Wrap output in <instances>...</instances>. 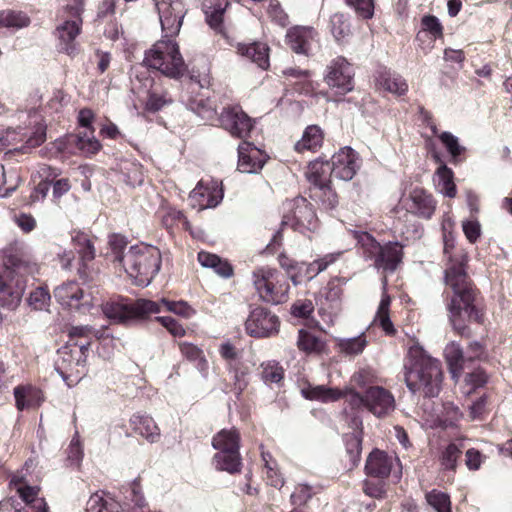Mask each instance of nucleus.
Here are the masks:
<instances>
[{"mask_svg":"<svg viewBox=\"0 0 512 512\" xmlns=\"http://www.w3.org/2000/svg\"><path fill=\"white\" fill-rule=\"evenodd\" d=\"M346 278L334 277L326 285L323 291L325 299L330 303L340 301L343 294V286L346 284Z\"/></svg>","mask_w":512,"mask_h":512,"instance_id":"obj_60","label":"nucleus"},{"mask_svg":"<svg viewBox=\"0 0 512 512\" xmlns=\"http://www.w3.org/2000/svg\"><path fill=\"white\" fill-rule=\"evenodd\" d=\"M241 436L237 428H224L212 438V447L217 451L240 450Z\"/></svg>","mask_w":512,"mask_h":512,"instance_id":"obj_39","label":"nucleus"},{"mask_svg":"<svg viewBox=\"0 0 512 512\" xmlns=\"http://www.w3.org/2000/svg\"><path fill=\"white\" fill-rule=\"evenodd\" d=\"M0 305L14 310L21 302L26 288V275L38 271L36 261L24 243L13 241L0 250Z\"/></svg>","mask_w":512,"mask_h":512,"instance_id":"obj_2","label":"nucleus"},{"mask_svg":"<svg viewBox=\"0 0 512 512\" xmlns=\"http://www.w3.org/2000/svg\"><path fill=\"white\" fill-rule=\"evenodd\" d=\"M312 33V29L298 27L290 29L286 35L287 44L295 53L307 54Z\"/></svg>","mask_w":512,"mask_h":512,"instance_id":"obj_41","label":"nucleus"},{"mask_svg":"<svg viewBox=\"0 0 512 512\" xmlns=\"http://www.w3.org/2000/svg\"><path fill=\"white\" fill-rule=\"evenodd\" d=\"M376 80L385 90L399 96L404 95L408 91L406 80L385 68L377 72Z\"/></svg>","mask_w":512,"mask_h":512,"instance_id":"obj_40","label":"nucleus"},{"mask_svg":"<svg viewBox=\"0 0 512 512\" xmlns=\"http://www.w3.org/2000/svg\"><path fill=\"white\" fill-rule=\"evenodd\" d=\"M67 9L73 19L65 20L56 27L54 31L56 48L60 53L75 57L80 53V44L77 37L81 32V12L83 9L81 3L73 6L67 5Z\"/></svg>","mask_w":512,"mask_h":512,"instance_id":"obj_9","label":"nucleus"},{"mask_svg":"<svg viewBox=\"0 0 512 512\" xmlns=\"http://www.w3.org/2000/svg\"><path fill=\"white\" fill-rule=\"evenodd\" d=\"M296 345L299 351L305 354H320L324 351L326 342L321 337L305 329H300L298 331Z\"/></svg>","mask_w":512,"mask_h":512,"instance_id":"obj_45","label":"nucleus"},{"mask_svg":"<svg viewBox=\"0 0 512 512\" xmlns=\"http://www.w3.org/2000/svg\"><path fill=\"white\" fill-rule=\"evenodd\" d=\"M13 393L19 411L39 407L44 401L42 390L31 384L18 385L14 388Z\"/></svg>","mask_w":512,"mask_h":512,"instance_id":"obj_30","label":"nucleus"},{"mask_svg":"<svg viewBox=\"0 0 512 512\" xmlns=\"http://www.w3.org/2000/svg\"><path fill=\"white\" fill-rule=\"evenodd\" d=\"M390 303V296L388 294H383L380 304L378 306L374 322L378 323L379 327H381V329L385 332L386 335L394 336L396 334V329L389 315Z\"/></svg>","mask_w":512,"mask_h":512,"instance_id":"obj_49","label":"nucleus"},{"mask_svg":"<svg viewBox=\"0 0 512 512\" xmlns=\"http://www.w3.org/2000/svg\"><path fill=\"white\" fill-rule=\"evenodd\" d=\"M160 250L153 245L140 244L131 246L121 264L127 274L139 286H147L161 268Z\"/></svg>","mask_w":512,"mask_h":512,"instance_id":"obj_5","label":"nucleus"},{"mask_svg":"<svg viewBox=\"0 0 512 512\" xmlns=\"http://www.w3.org/2000/svg\"><path fill=\"white\" fill-rule=\"evenodd\" d=\"M54 297L62 306L82 312L89 311L99 304L96 297L85 294L75 281H68L57 286L54 289Z\"/></svg>","mask_w":512,"mask_h":512,"instance_id":"obj_16","label":"nucleus"},{"mask_svg":"<svg viewBox=\"0 0 512 512\" xmlns=\"http://www.w3.org/2000/svg\"><path fill=\"white\" fill-rule=\"evenodd\" d=\"M301 394L307 400L323 403L335 402L343 397V391L338 388H331L325 385L314 386L310 383L301 388Z\"/></svg>","mask_w":512,"mask_h":512,"instance_id":"obj_33","label":"nucleus"},{"mask_svg":"<svg viewBox=\"0 0 512 512\" xmlns=\"http://www.w3.org/2000/svg\"><path fill=\"white\" fill-rule=\"evenodd\" d=\"M404 376L412 393L421 391L426 397H436L440 393L443 380L441 362L427 355L419 345H413L408 350Z\"/></svg>","mask_w":512,"mask_h":512,"instance_id":"obj_4","label":"nucleus"},{"mask_svg":"<svg viewBox=\"0 0 512 512\" xmlns=\"http://www.w3.org/2000/svg\"><path fill=\"white\" fill-rule=\"evenodd\" d=\"M426 500L437 512H451L450 498L444 492L432 490L426 494Z\"/></svg>","mask_w":512,"mask_h":512,"instance_id":"obj_61","label":"nucleus"},{"mask_svg":"<svg viewBox=\"0 0 512 512\" xmlns=\"http://www.w3.org/2000/svg\"><path fill=\"white\" fill-rule=\"evenodd\" d=\"M327 85L339 94H346L354 88V71L352 65L342 56L333 59L325 75Z\"/></svg>","mask_w":512,"mask_h":512,"instance_id":"obj_17","label":"nucleus"},{"mask_svg":"<svg viewBox=\"0 0 512 512\" xmlns=\"http://www.w3.org/2000/svg\"><path fill=\"white\" fill-rule=\"evenodd\" d=\"M438 137L450 155V162L454 165L462 162L466 149L459 144L458 138L450 132H442Z\"/></svg>","mask_w":512,"mask_h":512,"instance_id":"obj_51","label":"nucleus"},{"mask_svg":"<svg viewBox=\"0 0 512 512\" xmlns=\"http://www.w3.org/2000/svg\"><path fill=\"white\" fill-rule=\"evenodd\" d=\"M310 198L317 202L321 209L326 211L334 210L339 203L338 195L331 185L316 187L309 193Z\"/></svg>","mask_w":512,"mask_h":512,"instance_id":"obj_48","label":"nucleus"},{"mask_svg":"<svg viewBox=\"0 0 512 512\" xmlns=\"http://www.w3.org/2000/svg\"><path fill=\"white\" fill-rule=\"evenodd\" d=\"M330 30L337 41L344 39L350 33V23L343 13H335L330 18Z\"/></svg>","mask_w":512,"mask_h":512,"instance_id":"obj_57","label":"nucleus"},{"mask_svg":"<svg viewBox=\"0 0 512 512\" xmlns=\"http://www.w3.org/2000/svg\"><path fill=\"white\" fill-rule=\"evenodd\" d=\"M314 303L310 299H298L290 308V313L293 317L299 319H309L314 312Z\"/></svg>","mask_w":512,"mask_h":512,"instance_id":"obj_63","label":"nucleus"},{"mask_svg":"<svg viewBox=\"0 0 512 512\" xmlns=\"http://www.w3.org/2000/svg\"><path fill=\"white\" fill-rule=\"evenodd\" d=\"M252 283L259 299L267 304L278 305L287 301L290 290L285 274L269 266L257 267L252 272Z\"/></svg>","mask_w":512,"mask_h":512,"instance_id":"obj_8","label":"nucleus"},{"mask_svg":"<svg viewBox=\"0 0 512 512\" xmlns=\"http://www.w3.org/2000/svg\"><path fill=\"white\" fill-rule=\"evenodd\" d=\"M313 488L307 484H299L295 487L294 491L290 496V503L295 508H300L306 505L309 500L313 497Z\"/></svg>","mask_w":512,"mask_h":512,"instance_id":"obj_62","label":"nucleus"},{"mask_svg":"<svg viewBox=\"0 0 512 512\" xmlns=\"http://www.w3.org/2000/svg\"><path fill=\"white\" fill-rule=\"evenodd\" d=\"M261 380L268 386L273 384L278 387L283 385L285 377V369L277 360H267L260 365Z\"/></svg>","mask_w":512,"mask_h":512,"instance_id":"obj_43","label":"nucleus"},{"mask_svg":"<svg viewBox=\"0 0 512 512\" xmlns=\"http://www.w3.org/2000/svg\"><path fill=\"white\" fill-rule=\"evenodd\" d=\"M452 249L445 243L447 263L442 299L453 329L461 336H468L469 323H484L485 306L480 290L468 274V254L464 250Z\"/></svg>","mask_w":512,"mask_h":512,"instance_id":"obj_1","label":"nucleus"},{"mask_svg":"<svg viewBox=\"0 0 512 512\" xmlns=\"http://www.w3.org/2000/svg\"><path fill=\"white\" fill-rule=\"evenodd\" d=\"M174 102L169 91L157 83H153L148 90L145 102V110L149 113H156Z\"/></svg>","mask_w":512,"mask_h":512,"instance_id":"obj_35","label":"nucleus"},{"mask_svg":"<svg viewBox=\"0 0 512 512\" xmlns=\"http://www.w3.org/2000/svg\"><path fill=\"white\" fill-rule=\"evenodd\" d=\"M279 328V317L261 306L252 309L245 322L246 333L254 338L273 337L279 333Z\"/></svg>","mask_w":512,"mask_h":512,"instance_id":"obj_12","label":"nucleus"},{"mask_svg":"<svg viewBox=\"0 0 512 512\" xmlns=\"http://www.w3.org/2000/svg\"><path fill=\"white\" fill-rule=\"evenodd\" d=\"M143 64L159 71L164 76L178 80L187 72V65L180 53L178 43L170 38H161L145 52Z\"/></svg>","mask_w":512,"mask_h":512,"instance_id":"obj_6","label":"nucleus"},{"mask_svg":"<svg viewBox=\"0 0 512 512\" xmlns=\"http://www.w3.org/2000/svg\"><path fill=\"white\" fill-rule=\"evenodd\" d=\"M161 223L169 231L174 228L182 227L186 231H191V224L180 210L173 207H167L161 211Z\"/></svg>","mask_w":512,"mask_h":512,"instance_id":"obj_47","label":"nucleus"},{"mask_svg":"<svg viewBox=\"0 0 512 512\" xmlns=\"http://www.w3.org/2000/svg\"><path fill=\"white\" fill-rule=\"evenodd\" d=\"M367 345L365 334L353 338L341 339L338 342V347L341 352L347 355H358L363 352Z\"/></svg>","mask_w":512,"mask_h":512,"instance_id":"obj_58","label":"nucleus"},{"mask_svg":"<svg viewBox=\"0 0 512 512\" xmlns=\"http://www.w3.org/2000/svg\"><path fill=\"white\" fill-rule=\"evenodd\" d=\"M38 487L22 486L18 488V493L21 499L25 502L24 508H31L37 510V512H48V505L43 498H38L39 493Z\"/></svg>","mask_w":512,"mask_h":512,"instance_id":"obj_50","label":"nucleus"},{"mask_svg":"<svg viewBox=\"0 0 512 512\" xmlns=\"http://www.w3.org/2000/svg\"><path fill=\"white\" fill-rule=\"evenodd\" d=\"M29 117L35 118L33 131L27 136L26 145L28 147H38L42 145L46 140L47 126L38 112L32 110L29 113Z\"/></svg>","mask_w":512,"mask_h":512,"instance_id":"obj_53","label":"nucleus"},{"mask_svg":"<svg viewBox=\"0 0 512 512\" xmlns=\"http://www.w3.org/2000/svg\"><path fill=\"white\" fill-rule=\"evenodd\" d=\"M324 140L322 129L318 125H309L305 128L302 138L295 144V150L316 152L321 148Z\"/></svg>","mask_w":512,"mask_h":512,"instance_id":"obj_38","label":"nucleus"},{"mask_svg":"<svg viewBox=\"0 0 512 512\" xmlns=\"http://www.w3.org/2000/svg\"><path fill=\"white\" fill-rule=\"evenodd\" d=\"M223 199V189L221 185L210 180L204 182L201 180L190 193V201L193 207L199 210L216 207Z\"/></svg>","mask_w":512,"mask_h":512,"instance_id":"obj_20","label":"nucleus"},{"mask_svg":"<svg viewBox=\"0 0 512 512\" xmlns=\"http://www.w3.org/2000/svg\"><path fill=\"white\" fill-rule=\"evenodd\" d=\"M444 356L451 376L456 381L465 368H469L465 353L459 343L450 342L444 349Z\"/></svg>","mask_w":512,"mask_h":512,"instance_id":"obj_31","label":"nucleus"},{"mask_svg":"<svg viewBox=\"0 0 512 512\" xmlns=\"http://www.w3.org/2000/svg\"><path fill=\"white\" fill-rule=\"evenodd\" d=\"M343 440L351 466H357L360 461L362 451L361 436L355 433L345 434Z\"/></svg>","mask_w":512,"mask_h":512,"instance_id":"obj_54","label":"nucleus"},{"mask_svg":"<svg viewBox=\"0 0 512 512\" xmlns=\"http://www.w3.org/2000/svg\"><path fill=\"white\" fill-rule=\"evenodd\" d=\"M72 244L79 255L78 275L84 283H93L98 277V271L92 267L95 259V246L88 234L77 231L72 235Z\"/></svg>","mask_w":512,"mask_h":512,"instance_id":"obj_15","label":"nucleus"},{"mask_svg":"<svg viewBox=\"0 0 512 512\" xmlns=\"http://www.w3.org/2000/svg\"><path fill=\"white\" fill-rule=\"evenodd\" d=\"M343 253V251L328 253L310 263L299 262L296 272L292 273V282L297 285L304 280H312L319 273L325 271L330 265L338 261Z\"/></svg>","mask_w":512,"mask_h":512,"instance_id":"obj_21","label":"nucleus"},{"mask_svg":"<svg viewBox=\"0 0 512 512\" xmlns=\"http://www.w3.org/2000/svg\"><path fill=\"white\" fill-rule=\"evenodd\" d=\"M430 153L434 162L439 164V167L437 168L435 173V176L437 178V190L449 198H454L456 196L457 189L453 181L454 173L452 169L447 167V165L443 162L440 153L436 149H431Z\"/></svg>","mask_w":512,"mask_h":512,"instance_id":"obj_26","label":"nucleus"},{"mask_svg":"<svg viewBox=\"0 0 512 512\" xmlns=\"http://www.w3.org/2000/svg\"><path fill=\"white\" fill-rule=\"evenodd\" d=\"M54 150L62 155L82 154L91 156L96 154L100 148V142L87 131L77 134H67L53 142Z\"/></svg>","mask_w":512,"mask_h":512,"instance_id":"obj_13","label":"nucleus"},{"mask_svg":"<svg viewBox=\"0 0 512 512\" xmlns=\"http://www.w3.org/2000/svg\"><path fill=\"white\" fill-rule=\"evenodd\" d=\"M227 369L230 373H233V387L231 391L235 394L237 399H240L243 391L248 386V380L246 378L248 374L247 369L244 368L241 363L228 367Z\"/></svg>","mask_w":512,"mask_h":512,"instance_id":"obj_56","label":"nucleus"},{"mask_svg":"<svg viewBox=\"0 0 512 512\" xmlns=\"http://www.w3.org/2000/svg\"><path fill=\"white\" fill-rule=\"evenodd\" d=\"M331 167L328 161L320 159L314 160L309 163L305 176L310 184L309 193L316 187H326L331 185Z\"/></svg>","mask_w":512,"mask_h":512,"instance_id":"obj_29","label":"nucleus"},{"mask_svg":"<svg viewBox=\"0 0 512 512\" xmlns=\"http://www.w3.org/2000/svg\"><path fill=\"white\" fill-rule=\"evenodd\" d=\"M30 24V18L22 11L2 10L0 11V29L13 28L21 29Z\"/></svg>","mask_w":512,"mask_h":512,"instance_id":"obj_52","label":"nucleus"},{"mask_svg":"<svg viewBox=\"0 0 512 512\" xmlns=\"http://www.w3.org/2000/svg\"><path fill=\"white\" fill-rule=\"evenodd\" d=\"M286 212L281 225L290 226L300 233L313 232L318 227V218L313 205L304 197L298 196L285 203Z\"/></svg>","mask_w":512,"mask_h":512,"instance_id":"obj_10","label":"nucleus"},{"mask_svg":"<svg viewBox=\"0 0 512 512\" xmlns=\"http://www.w3.org/2000/svg\"><path fill=\"white\" fill-rule=\"evenodd\" d=\"M403 259V247L397 241L381 245L374 260V267L385 273H394Z\"/></svg>","mask_w":512,"mask_h":512,"instance_id":"obj_24","label":"nucleus"},{"mask_svg":"<svg viewBox=\"0 0 512 512\" xmlns=\"http://www.w3.org/2000/svg\"><path fill=\"white\" fill-rule=\"evenodd\" d=\"M394 463L400 466V461L397 457L389 456L387 453L375 449L366 460L365 472L370 477L385 479L390 475Z\"/></svg>","mask_w":512,"mask_h":512,"instance_id":"obj_25","label":"nucleus"},{"mask_svg":"<svg viewBox=\"0 0 512 512\" xmlns=\"http://www.w3.org/2000/svg\"><path fill=\"white\" fill-rule=\"evenodd\" d=\"M216 470L236 474L241 471L242 458L240 450L217 451L212 458Z\"/></svg>","mask_w":512,"mask_h":512,"instance_id":"obj_36","label":"nucleus"},{"mask_svg":"<svg viewBox=\"0 0 512 512\" xmlns=\"http://www.w3.org/2000/svg\"><path fill=\"white\" fill-rule=\"evenodd\" d=\"M464 445L459 442H450L439 450L438 461L444 472L456 473L463 454Z\"/></svg>","mask_w":512,"mask_h":512,"instance_id":"obj_34","label":"nucleus"},{"mask_svg":"<svg viewBox=\"0 0 512 512\" xmlns=\"http://www.w3.org/2000/svg\"><path fill=\"white\" fill-rule=\"evenodd\" d=\"M51 299L50 293L46 287H37L28 297V304L35 310L44 309Z\"/></svg>","mask_w":512,"mask_h":512,"instance_id":"obj_64","label":"nucleus"},{"mask_svg":"<svg viewBox=\"0 0 512 512\" xmlns=\"http://www.w3.org/2000/svg\"><path fill=\"white\" fill-rule=\"evenodd\" d=\"M163 307L170 312L183 317H189L193 312L192 308L185 301H172L162 298L160 301L138 299L133 303L118 305L113 308L114 312L110 317L117 318L121 322L131 319H143L151 314H158Z\"/></svg>","mask_w":512,"mask_h":512,"instance_id":"obj_7","label":"nucleus"},{"mask_svg":"<svg viewBox=\"0 0 512 512\" xmlns=\"http://www.w3.org/2000/svg\"><path fill=\"white\" fill-rule=\"evenodd\" d=\"M360 164L358 153L346 146L332 156L330 167L334 177L349 181L356 175Z\"/></svg>","mask_w":512,"mask_h":512,"instance_id":"obj_18","label":"nucleus"},{"mask_svg":"<svg viewBox=\"0 0 512 512\" xmlns=\"http://www.w3.org/2000/svg\"><path fill=\"white\" fill-rule=\"evenodd\" d=\"M155 8L159 15L162 37H176L183 24L187 9L182 0H157Z\"/></svg>","mask_w":512,"mask_h":512,"instance_id":"obj_11","label":"nucleus"},{"mask_svg":"<svg viewBox=\"0 0 512 512\" xmlns=\"http://www.w3.org/2000/svg\"><path fill=\"white\" fill-rule=\"evenodd\" d=\"M437 201L423 188L416 187L407 199L406 209L418 218L429 220L435 213Z\"/></svg>","mask_w":512,"mask_h":512,"instance_id":"obj_23","label":"nucleus"},{"mask_svg":"<svg viewBox=\"0 0 512 512\" xmlns=\"http://www.w3.org/2000/svg\"><path fill=\"white\" fill-rule=\"evenodd\" d=\"M217 120L232 137L239 139L248 138L254 127V120L240 105L224 107Z\"/></svg>","mask_w":512,"mask_h":512,"instance_id":"obj_14","label":"nucleus"},{"mask_svg":"<svg viewBox=\"0 0 512 512\" xmlns=\"http://www.w3.org/2000/svg\"><path fill=\"white\" fill-rule=\"evenodd\" d=\"M181 101L189 110L197 114L205 121H212L218 118L216 106L214 102L211 101L208 97H203L199 94L193 96L191 94L185 93L182 94Z\"/></svg>","mask_w":512,"mask_h":512,"instance_id":"obj_28","label":"nucleus"},{"mask_svg":"<svg viewBox=\"0 0 512 512\" xmlns=\"http://www.w3.org/2000/svg\"><path fill=\"white\" fill-rule=\"evenodd\" d=\"M228 6V0H202L206 23L218 34H224V13Z\"/></svg>","mask_w":512,"mask_h":512,"instance_id":"obj_27","label":"nucleus"},{"mask_svg":"<svg viewBox=\"0 0 512 512\" xmlns=\"http://www.w3.org/2000/svg\"><path fill=\"white\" fill-rule=\"evenodd\" d=\"M269 46L263 42H253L250 44H239L238 52L255 63L262 70H267L269 63Z\"/></svg>","mask_w":512,"mask_h":512,"instance_id":"obj_32","label":"nucleus"},{"mask_svg":"<svg viewBox=\"0 0 512 512\" xmlns=\"http://www.w3.org/2000/svg\"><path fill=\"white\" fill-rule=\"evenodd\" d=\"M268 155L253 143L243 141L238 146V170L243 173H257L265 165Z\"/></svg>","mask_w":512,"mask_h":512,"instance_id":"obj_22","label":"nucleus"},{"mask_svg":"<svg viewBox=\"0 0 512 512\" xmlns=\"http://www.w3.org/2000/svg\"><path fill=\"white\" fill-rule=\"evenodd\" d=\"M365 409L378 418L385 417L395 409L394 396L382 386H370L365 390Z\"/></svg>","mask_w":512,"mask_h":512,"instance_id":"obj_19","label":"nucleus"},{"mask_svg":"<svg viewBox=\"0 0 512 512\" xmlns=\"http://www.w3.org/2000/svg\"><path fill=\"white\" fill-rule=\"evenodd\" d=\"M90 347L91 329L77 326L70 329L67 342L57 350L54 367L68 387L77 385L86 375Z\"/></svg>","mask_w":512,"mask_h":512,"instance_id":"obj_3","label":"nucleus"},{"mask_svg":"<svg viewBox=\"0 0 512 512\" xmlns=\"http://www.w3.org/2000/svg\"><path fill=\"white\" fill-rule=\"evenodd\" d=\"M197 259L203 267L213 269L223 278H229L233 275L232 265L227 260L221 259L216 254L201 251L198 253Z\"/></svg>","mask_w":512,"mask_h":512,"instance_id":"obj_42","label":"nucleus"},{"mask_svg":"<svg viewBox=\"0 0 512 512\" xmlns=\"http://www.w3.org/2000/svg\"><path fill=\"white\" fill-rule=\"evenodd\" d=\"M130 426L140 436L154 443L160 437V430L152 417L136 413L130 418Z\"/></svg>","mask_w":512,"mask_h":512,"instance_id":"obj_37","label":"nucleus"},{"mask_svg":"<svg viewBox=\"0 0 512 512\" xmlns=\"http://www.w3.org/2000/svg\"><path fill=\"white\" fill-rule=\"evenodd\" d=\"M178 346L182 356L194 363L201 374L207 375L209 364L203 350L189 342H179Z\"/></svg>","mask_w":512,"mask_h":512,"instance_id":"obj_46","label":"nucleus"},{"mask_svg":"<svg viewBox=\"0 0 512 512\" xmlns=\"http://www.w3.org/2000/svg\"><path fill=\"white\" fill-rule=\"evenodd\" d=\"M463 418V413L457 405L452 402H446L443 405L442 416L439 419L441 427L454 428L458 422Z\"/></svg>","mask_w":512,"mask_h":512,"instance_id":"obj_55","label":"nucleus"},{"mask_svg":"<svg viewBox=\"0 0 512 512\" xmlns=\"http://www.w3.org/2000/svg\"><path fill=\"white\" fill-rule=\"evenodd\" d=\"M353 238L356 240L359 253L365 260L374 262L381 244L366 231H353Z\"/></svg>","mask_w":512,"mask_h":512,"instance_id":"obj_44","label":"nucleus"},{"mask_svg":"<svg viewBox=\"0 0 512 512\" xmlns=\"http://www.w3.org/2000/svg\"><path fill=\"white\" fill-rule=\"evenodd\" d=\"M59 173L56 169L49 168V173L47 174V179L50 181V186L52 187L53 198L58 200L64 194H66L71 189V184L68 178H60L57 179Z\"/></svg>","mask_w":512,"mask_h":512,"instance_id":"obj_59","label":"nucleus"}]
</instances>
